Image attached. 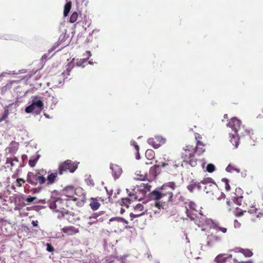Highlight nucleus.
<instances>
[{"label":"nucleus","mask_w":263,"mask_h":263,"mask_svg":"<svg viewBox=\"0 0 263 263\" xmlns=\"http://www.w3.org/2000/svg\"><path fill=\"white\" fill-rule=\"evenodd\" d=\"M145 211L143 204L141 203L137 204L134 206V213H133V218L141 216L144 214Z\"/></svg>","instance_id":"17"},{"label":"nucleus","mask_w":263,"mask_h":263,"mask_svg":"<svg viewBox=\"0 0 263 263\" xmlns=\"http://www.w3.org/2000/svg\"><path fill=\"white\" fill-rule=\"evenodd\" d=\"M244 211H246V210L243 211L240 209L236 208L235 212V214L237 216H240L243 215Z\"/></svg>","instance_id":"45"},{"label":"nucleus","mask_w":263,"mask_h":263,"mask_svg":"<svg viewBox=\"0 0 263 263\" xmlns=\"http://www.w3.org/2000/svg\"><path fill=\"white\" fill-rule=\"evenodd\" d=\"M89 205L91 209L95 211L99 209L100 204L97 200L92 198Z\"/></svg>","instance_id":"31"},{"label":"nucleus","mask_w":263,"mask_h":263,"mask_svg":"<svg viewBox=\"0 0 263 263\" xmlns=\"http://www.w3.org/2000/svg\"><path fill=\"white\" fill-rule=\"evenodd\" d=\"M186 215L187 217L192 220H194V214L191 213V211H190L188 209L186 208Z\"/></svg>","instance_id":"46"},{"label":"nucleus","mask_w":263,"mask_h":263,"mask_svg":"<svg viewBox=\"0 0 263 263\" xmlns=\"http://www.w3.org/2000/svg\"><path fill=\"white\" fill-rule=\"evenodd\" d=\"M155 153L152 149H148L145 152V156L149 160H152L155 158Z\"/></svg>","instance_id":"32"},{"label":"nucleus","mask_w":263,"mask_h":263,"mask_svg":"<svg viewBox=\"0 0 263 263\" xmlns=\"http://www.w3.org/2000/svg\"><path fill=\"white\" fill-rule=\"evenodd\" d=\"M6 167L10 168L11 170L15 167L18 166L20 167L21 165L19 164L18 159L15 157L7 158L6 162Z\"/></svg>","instance_id":"15"},{"label":"nucleus","mask_w":263,"mask_h":263,"mask_svg":"<svg viewBox=\"0 0 263 263\" xmlns=\"http://www.w3.org/2000/svg\"><path fill=\"white\" fill-rule=\"evenodd\" d=\"M230 142L234 146L235 148H237L239 145V138L237 133L234 134H230Z\"/></svg>","instance_id":"25"},{"label":"nucleus","mask_w":263,"mask_h":263,"mask_svg":"<svg viewBox=\"0 0 263 263\" xmlns=\"http://www.w3.org/2000/svg\"><path fill=\"white\" fill-rule=\"evenodd\" d=\"M31 104L25 108L27 113H33L36 115L40 114L44 108V103L41 96H33L31 98Z\"/></svg>","instance_id":"3"},{"label":"nucleus","mask_w":263,"mask_h":263,"mask_svg":"<svg viewBox=\"0 0 263 263\" xmlns=\"http://www.w3.org/2000/svg\"><path fill=\"white\" fill-rule=\"evenodd\" d=\"M226 171L228 172L232 173L234 171H235L237 172H239L240 170L238 168H235L233 166L229 164L226 169Z\"/></svg>","instance_id":"40"},{"label":"nucleus","mask_w":263,"mask_h":263,"mask_svg":"<svg viewBox=\"0 0 263 263\" xmlns=\"http://www.w3.org/2000/svg\"><path fill=\"white\" fill-rule=\"evenodd\" d=\"M242 263H254V262L252 259H249L247 261H242Z\"/></svg>","instance_id":"59"},{"label":"nucleus","mask_w":263,"mask_h":263,"mask_svg":"<svg viewBox=\"0 0 263 263\" xmlns=\"http://www.w3.org/2000/svg\"><path fill=\"white\" fill-rule=\"evenodd\" d=\"M231 254H220L218 255L214 259V261L217 263H225L227 259L231 258Z\"/></svg>","instance_id":"20"},{"label":"nucleus","mask_w":263,"mask_h":263,"mask_svg":"<svg viewBox=\"0 0 263 263\" xmlns=\"http://www.w3.org/2000/svg\"><path fill=\"white\" fill-rule=\"evenodd\" d=\"M61 230L63 233L68 235H72L79 232L78 229L71 226L65 227Z\"/></svg>","instance_id":"19"},{"label":"nucleus","mask_w":263,"mask_h":263,"mask_svg":"<svg viewBox=\"0 0 263 263\" xmlns=\"http://www.w3.org/2000/svg\"><path fill=\"white\" fill-rule=\"evenodd\" d=\"M115 220L118 221V222H121L125 224H127L128 223L126 220L121 217H113L109 220L110 221H113Z\"/></svg>","instance_id":"38"},{"label":"nucleus","mask_w":263,"mask_h":263,"mask_svg":"<svg viewBox=\"0 0 263 263\" xmlns=\"http://www.w3.org/2000/svg\"><path fill=\"white\" fill-rule=\"evenodd\" d=\"M211 229L213 231L208 235L207 237V245L209 247H212L216 243L221 241L222 236L219 234L220 231L223 233H226L227 232V228L220 227L216 223H213Z\"/></svg>","instance_id":"2"},{"label":"nucleus","mask_w":263,"mask_h":263,"mask_svg":"<svg viewBox=\"0 0 263 263\" xmlns=\"http://www.w3.org/2000/svg\"><path fill=\"white\" fill-rule=\"evenodd\" d=\"M133 146L135 151V157L136 158L139 160L140 158V154L139 152V147L137 143H133Z\"/></svg>","instance_id":"34"},{"label":"nucleus","mask_w":263,"mask_h":263,"mask_svg":"<svg viewBox=\"0 0 263 263\" xmlns=\"http://www.w3.org/2000/svg\"><path fill=\"white\" fill-rule=\"evenodd\" d=\"M201 183L205 184L204 186V191L207 194H212V195H214L216 194L217 195L220 194V196L217 197L218 199L220 198L222 196H224V195L221 192L219 191L218 189L217 188L215 184H206L207 181L204 179L201 181Z\"/></svg>","instance_id":"7"},{"label":"nucleus","mask_w":263,"mask_h":263,"mask_svg":"<svg viewBox=\"0 0 263 263\" xmlns=\"http://www.w3.org/2000/svg\"><path fill=\"white\" fill-rule=\"evenodd\" d=\"M66 3L65 5L64 9V16H67L71 8V0H66ZM76 2L77 4L80 3L79 0H76Z\"/></svg>","instance_id":"26"},{"label":"nucleus","mask_w":263,"mask_h":263,"mask_svg":"<svg viewBox=\"0 0 263 263\" xmlns=\"http://www.w3.org/2000/svg\"><path fill=\"white\" fill-rule=\"evenodd\" d=\"M44 175L39 174L37 177V183L42 185L44 184L46 181V178L43 176Z\"/></svg>","instance_id":"41"},{"label":"nucleus","mask_w":263,"mask_h":263,"mask_svg":"<svg viewBox=\"0 0 263 263\" xmlns=\"http://www.w3.org/2000/svg\"><path fill=\"white\" fill-rule=\"evenodd\" d=\"M248 212L255 214L257 217H261L263 216V208L261 206L256 208L254 206H252L248 209Z\"/></svg>","instance_id":"21"},{"label":"nucleus","mask_w":263,"mask_h":263,"mask_svg":"<svg viewBox=\"0 0 263 263\" xmlns=\"http://www.w3.org/2000/svg\"><path fill=\"white\" fill-rule=\"evenodd\" d=\"M25 181L23 179L19 178L16 180V185L18 186H21L23 183H24Z\"/></svg>","instance_id":"50"},{"label":"nucleus","mask_w":263,"mask_h":263,"mask_svg":"<svg viewBox=\"0 0 263 263\" xmlns=\"http://www.w3.org/2000/svg\"><path fill=\"white\" fill-rule=\"evenodd\" d=\"M18 148V143L15 141H12L9 146L6 148V151L10 154H15Z\"/></svg>","instance_id":"22"},{"label":"nucleus","mask_w":263,"mask_h":263,"mask_svg":"<svg viewBox=\"0 0 263 263\" xmlns=\"http://www.w3.org/2000/svg\"><path fill=\"white\" fill-rule=\"evenodd\" d=\"M233 263H242V261H239L236 259H233Z\"/></svg>","instance_id":"60"},{"label":"nucleus","mask_w":263,"mask_h":263,"mask_svg":"<svg viewBox=\"0 0 263 263\" xmlns=\"http://www.w3.org/2000/svg\"><path fill=\"white\" fill-rule=\"evenodd\" d=\"M78 17H79V14L77 12H73L70 17L69 22L70 23L76 22L77 21Z\"/></svg>","instance_id":"37"},{"label":"nucleus","mask_w":263,"mask_h":263,"mask_svg":"<svg viewBox=\"0 0 263 263\" xmlns=\"http://www.w3.org/2000/svg\"><path fill=\"white\" fill-rule=\"evenodd\" d=\"M47 251L49 252H52L54 251V248L51 245L47 243Z\"/></svg>","instance_id":"49"},{"label":"nucleus","mask_w":263,"mask_h":263,"mask_svg":"<svg viewBox=\"0 0 263 263\" xmlns=\"http://www.w3.org/2000/svg\"><path fill=\"white\" fill-rule=\"evenodd\" d=\"M245 133H241V134L243 136H245V135H250L251 133L252 132V130H250V129H246L245 131Z\"/></svg>","instance_id":"52"},{"label":"nucleus","mask_w":263,"mask_h":263,"mask_svg":"<svg viewBox=\"0 0 263 263\" xmlns=\"http://www.w3.org/2000/svg\"><path fill=\"white\" fill-rule=\"evenodd\" d=\"M32 224L33 227H37L38 226V222L36 220V221L33 220L32 221Z\"/></svg>","instance_id":"56"},{"label":"nucleus","mask_w":263,"mask_h":263,"mask_svg":"<svg viewBox=\"0 0 263 263\" xmlns=\"http://www.w3.org/2000/svg\"><path fill=\"white\" fill-rule=\"evenodd\" d=\"M146 170L142 169L141 170L136 171L135 179L136 180H144L146 178Z\"/></svg>","instance_id":"23"},{"label":"nucleus","mask_w":263,"mask_h":263,"mask_svg":"<svg viewBox=\"0 0 263 263\" xmlns=\"http://www.w3.org/2000/svg\"><path fill=\"white\" fill-rule=\"evenodd\" d=\"M18 171V168H16V173H15L12 176V177L13 178H16L17 175V172Z\"/></svg>","instance_id":"58"},{"label":"nucleus","mask_w":263,"mask_h":263,"mask_svg":"<svg viewBox=\"0 0 263 263\" xmlns=\"http://www.w3.org/2000/svg\"><path fill=\"white\" fill-rule=\"evenodd\" d=\"M199 185V182L198 183H192V184H191L190 185H189L187 186V189L191 192H192L196 187V185Z\"/></svg>","instance_id":"44"},{"label":"nucleus","mask_w":263,"mask_h":263,"mask_svg":"<svg viewBox=\"0 0 263 263\" xmlns=\"http://www.w3.org/2000/svg\"><path fill=\"white\" fill-rule=\"evenodd\" d=\"M215 170V167L213 164H209L206 166V171L209 173H212Z\"/></svg>","instance_id":"43"},{"label":"nucleus","mask_w":263,"mask_h":263,"mask_svg":"<svg viewBox=\"0 0 263 263\" xmlns=\"http://www.w3.org/2000/svg\"><path fill=\"white\" fill-rule=\"evenodd\" d=\"M86 54L87 55V57L86 59H87V60H88L89 58V57H90L91 56V52L89 51H87L86 52Z\"/></svg>","instance_id":"57"},{"label":"nucleus","mask_w":263,"mask_h":263,"mask_svg":"<svg viewBox=\"0 0 263 263\" xmlns=\"http://www.w3.org/2000/svg\"><path fill=\"white\" fill-rule=\"evenodd\" d=\"M58 100L57 98L52 96V104L55 105L58 103Z\"/></svg>","instance_id":"53"},{"label":"nucleus","mask_w":263,"mask_h":263,"mask_svg":"<svg viewBox=\"0 0 263 263\" xmlns=\"http://www.w3.org/2000/svg\"><path fill=\"white\" fill-rule=\"evenodd\" d=\"M117 194L116 193L115 194V195H114V197H117V195L119 194L120 193V190L119 189H118V190L117 191Z\"/></svg>","instance_id":"61"},{"label":"nucleus","mask_w":263,"mask_h":263,"mask_svg":"<svg viewBox=\"0 0 263 263\" xmlns=\"http://www.w3.org/2000/svg\"><path fill=\"white\" fill-rule=\"evenodd\" d=\"M53 84L55 86H58L60 85H63L64 84V81L59 80H53Z\"/></svg>","instance_id":"47"},{"label":"nucleus","mask_w":263,"mask_h":263,"mask_svg":"<svg viewBox=\"0 0 263 263\" xmlns=\"http://www.w3.org/2000/svg\"><path fill=\"white\" fill-rule=\"evenodd\" d=\"M62 202V199L60 198H57L54 199L53 201H51L49 203V208L50 209L56 212H61L62 211V208L60 206V204Z\"/></svg>","instance_id":"14"},{"label":"nucleus","mask_w":263,"mask_h":263,"mask_svg":"<svg viewBox=\"0 0 263 263\" xmlns=\"http://www.w3.org/2000/svg\"><path fill=\"white\" fill-rule=\"evenodd\" d=\"M152 186L148 183H140L136 184L133 189V198L139 201L143 200L147 192H149Z\"/></svg>","instance_id":"4"},{"label":"nucleus","mask_w":263,"mask_h":263,"mask_svg":"<svg viewBox=\"0 0 263 263\" xmlns=\"http://www.w3.org/2000/svg\"><path fill=\"white\" fill-rule=\"evenodd\" d=\"M195 138L196 139L197 143L198 141H201L200 140L202 139L201 136L199 134H198V133L195 134Z\"/></svg>","instance_id":"51"},{"label":"nucleus","mask_w":263,"mask_h":263,"mask_svg":"<svg viewBox=\"0 0 263 263\" xmlns=\"http://www.w3.org/2000/svg\"><path fill=\"white\" fill-rule=\"evenodd\" d=\"M231 203L232 202L229 200L227 201V204L229 206H231Z\"/></svg>","instance_id":"62"},{"label":"nucleus","mask_w":263,"mask_h":263,"mask_svg":"<svg viewBox=\"0 0 263 263\" xmlns=\"http://www.w3.org/2000/svg\"><path fill=\"white\" fill-rule=\"evenodd\" d=\"M87 61V59H81L78 60L76 63H75V65H76L77 66H81L82 67H84L85 65L84 64Z\"/></svg>","instance_id":"39"},{"label":"nucleus","mask_w":263,"mask_h":263,"mask_svg":"<svg viewBox=\"0 0 263 263\" xmlns=\"http://www.w3.org/2000/svg\"><path fill=\"white\" fill-rule=\"evenodd\" d=\"M44 116H45V117H46V118H50L48 114H46V113H45V114H44Z\"/></svg>","instance_id":"64"},{"label":"nucleus","mask_w":263,"mask_h":263,"mask_svg":"<svg viewBox=\"0 0 263 263\" xmlns=\"http://www.w3.org/2000/svg\"><path fill=\"white\" fill-rule=\"evenodd\" d=\"M221 181L224 183L226 190L227 191H230L231 187L229 183V180L227 178H223L221 179Z\"/></svg>","instance_id":"36"},{"label":"nucleus","mask_w":263,"mask_h":263,"mask_svg":"<svg viewBox=\"0 0 263 263\" xmlns=\"http://www.w3.org/2000/svg\"><path fill=\"white\" fill-rule=\"evenodd\" d=\"M77 168V164H74L72 161L67 160L59 165V174L62 175L63 172L65 171H69L70 173H73Z\"/></svg>","instance_id":"6"},{"label":"nucleus","mask_w":263,"mask_h":263,"mask_svg":"<svg viewBox=\"0 0 263 263\" xmlns=\"http://www.w3.org/2000/svg\"><path fill=\"white\" fill-rule=\"evenodd\" d=\"M36 199L35 197L28 196L26 199V201L28 202H34Z\"/></svg>","instance_id":"48"},{"label":"nucleus","mask_w":263,"mask_h":263,"mask_svg":"<svg viewBox=\"0 0 263 263\" xmlns=\"http://www.w3.org/2000/svg\"><path fill=\"white\" fill-rule=\"evenodd\" d=\"M83 189L81 187L77 188L76 189H74V187L72 186H69L66 187L63 190V194L65 195L66 197L70 198L73 201H77L79 199L74 197V193H77V192H82Z\"/></svg>","instance_id":"9"},{"label":"nucleus","mask_w":263,"mask_h":263,"mask_svg":"<svg viewBox=\"0 0 263 263\" xmlns=\"http://www.w3.org/2000/svg\"><path fill=\"white\" fill-rule=\"evenodd\" d=\"M46 172L44 170L39 171L37 173L29 172L27 174V181L32 185H36L37 184V177L39 174L45 175Z\"/></svg>","instance_id":"12"},{"label":"nucleus","mask_w":263,"mask_h":263,"mask_svg":"<svg viewBox=\"0 0 263 263\" xmlns=\"http://www.w3.org/2000/svg\"><path fill=\"white\" fill-rule=\"evenodd\" d=\"M57 177V173H51L50 174H49L47 176V184L48 185H50V184H52V183H53Z\"/></svg>","instance_id":"30"},{"label":"nucleus","mask_w":263,"mask_h":263,"mask_svg":"<svg viewBox=\"0 0 263 263\" xmlns=\"http://www.w3.org/2000/svg\"><path fill=\"white\" fill-rule=\"evenodd\" d=\"M166 142L165 138L161 136H155L147 140V143L154 148H158Z\"/></svg>","instance_id":"10"},{"label":"nucleus","mask_w":263,"mask_h":263,"mask_svg":"<svg viewBox=\"0 0 263 263\" xmlns=\"http://www.w3.org/2000/svg\"><path fill=\"white\" fill-rule=\"evenodd\" d=\"M241 122L240 120L236 118H233L228 123L227 126L231 128L235 133L236 134L241 129Z\"/></svg>","instance_id":"13"},{"label":"nucleus","mask_w":263,"mask_h":263,"mask_svg":"<svg viewBox=\"0 0 263 263\" xmlns=\"http://www.w3.org/2000/svg\"><path fill=\"white\" fill-rule=\"evenodd\" d=\"M79 197H80L79 200L83 201L84 200V198H85L84 197V196H80Z\"/></svg>","instance_id":"63"},{"label":"nucleus","mask_w":263,"mask_h":263,"mask_svg":"<svg viewBox=\"0 0 263 263\" xmlns=\"http://www.w3.org/2000/svg\"><path fill=\"white\" fill-rule=\"evenodd\" d=\"M99 214L98 213L93 214L91 216H90L89 218V223L90 224L95 223L97 221H99L101 220V218H98L99 216Z\"/></svg>","instance_id":"33"},{"label":"nucleus","mask_w":263,"mask_h":263,"mask_svg":"<svg viewBox=\"0 0 263 263\" xmlns=\"http://www.w3.org/2000/svg\"><path fill=\"white\" fill-rule=\"evenodd\" d=\"M160 167L165 169V171L167 172H173L178 167V165L176 164V161L167 158H164V161L160 163Z\"/></svg>","instance_id":"8"},{"label":"nucleus","mask_w":263,"mask_h":263,"mask_svg":"<svg viewBox=\"0 0 263 263\" xmlns=\"http://www.w3.org/2000/svg\"><path fill=\"white\" fill-rule=\"evenodd\" d=\"M74 59H73L66 66V71H64L62 73V76H63L64 79H67L69 76H70V73L71 70L75 66V62Z\"/></svg>","instance_id":"18"},{"label":"nucleus","mask_w":263,"mask_h":263,"mask_svg":"<svg viewBox=\"0 0 263 263\" xmlns=\"http://www.w3.org/2000/svg\"><path fill=\"white\" fill-rule=\"evenodd\" d=\"M243 194V191L239 187L236 188L235 192V196L234 197V199L233 201L234 202L236 203L237 205H242L243 207H244L245 204H246V206L247 204L245 203Z\"/></svg>","instance_id":"11"},{"label":"nucleus","mask_w":263,"mask_h":263,"mask_svg":"<svg viewBox=\"0 0 263 263\" xmlns=\"http://www.w3.org/2000/svg\"><path fill=\"white\" fill-rule=\"evenodd\" d=\"M130 204V200L128 198H122L121 199L120 204L122 206H124L126 208L129 207V205Z\"/></svg>","instance_id":"35"},{"label":"nucleus","mask_w":263,"mask_h":263,"mask_svg":"<svg viewBox=\"0 0 263 263\" xmlns=\"http://www.w3.org/2000/svg\"><path fill=\"white\" fill-rule=\"evenodd\" d=\"M204 146L205 144L202 141H198L195 147V152H197L198 155L203 154L205 151Z\"/></svg>","instance_id":"27"},{"label":"nucleus","mask_w":263,"mask_h":263,"mask_svg":"<svg viewBox=\"0 0 263 263\" xmlns=\"http://www.w3.org/2000/svg\"><path fill=\"white\" fill-rule=\"evenodd\" d=\"M86 181L88 184L92 185H93V181L92 180L88 179V180H86Z\"/></svg>","instance_id":"55"},{"label":"nucleus","mask_w":263,"mask_h":263,"mask_svg":"<svg viewBox=\"0 0 263 263\" xmlns=\"http://www.w3.org/2000/svg\"><path fill=\"white\" fill-rule=\"evenodd\" d=\"M109 168L112 171V176L114 179H118L122 172L121 168L119 165L113 163L110 164Z\"/></svg>","instance_id":"16"},{"label":"nucleus","mask_w":263,"mask_h":263,"mask_svg":"<svg viewBox=\"0 0 263 263\" xmlns=\"http://www.w3.org/2000/svg\"><path fill=\"white\" fill-rule=\"evenodd\" d=\"M40 158V155L38 154H35L34 155H33L31 157L30 159L29 160V164L31 167H34L39 158Z\"/></svg>","instance_id":"28"},{"label":"nucleus","mask_w":263,"mask_h":263,"mask_svg":"<svg viewBox=\"0 0 263 263\" xmlns=\"http://www.w3.org/2000/svg\"><path fill=\"white\" fill-rule=\"evenodd\" d=\"M195 148L192 145H188L183 149L181 157L183 161L188 163L192 167L197 165V159L195 157Z\"/></svg>","instance_id":"5"},{"label":"nucleus","mask_w":263,"mask_h":263,"mask_svg":"<svg viewBox=\"0 0 263 263\" xmlns=\"http://www.w3.org/2000/svg\"><path fill=\"white\" fill-rule=\"evenodd\" d=\"M236 249L238 250L237 252L243 254L246 257H251L253 255L252 251L249 249H245L241 248H237Z\"/></svg>","instance_id":"29"},{"label":"nucleus","mask_w":263,"mask_h":263,"mask_svg":"<svg viewBox=\"0 0 263 263\" xmlns=\"http://www.w3.org/2000/svg\"><path fill=\"white\" fill-rule=\"evenodd\" d=\"M8 114V109H5L3 115L2 116H0V122L5 120L7 118Z\"/></svg>","instance_id":"42"},{"label":"nucleus","mask_w":263,"mask_h":263,"mask_svg":"<svg viewBox=\"0 0 263 263\" xmlns=\"http://www.w3.org/2000/svg\"><path fill=\"white\" fill-rule=\"evenodd\" d=\"M25 71L23 69L21 70H19L18 72H13V73H9L10 74H17L18 73H25Z\"/></svg>","instance_id":"54"},{"label":"nucleus","mask_w":263,"mask_h":263,"mask_svg":"<svg viewBox=\"0 0 263 263\" xmlns=\"http://www.w3.org/2000/svg\"><path fill=\"white\" fill-rule=\"evenodd\" d=\"M160 165H155L149 169V174L153 177H156L161 172Z\"/></svg>","instance_id":"24"},{"label":"nucleus","mask_w":263,"mask_h":263,"mask_svg":"<svg viewBox=\"0 0 263 263\" xmlns=\"http://www.w3.org/2000/svg\"><path fill=\"white\" fill-rule=\"evenodd\" d=\"M177 186L174 182H168L163 184L160 187H158L149 193L148 199L156 201L155 205L158 209H164V203L165 202L173 201V191Z\"/></svg>","instance_id":"1"}]
</instances>
